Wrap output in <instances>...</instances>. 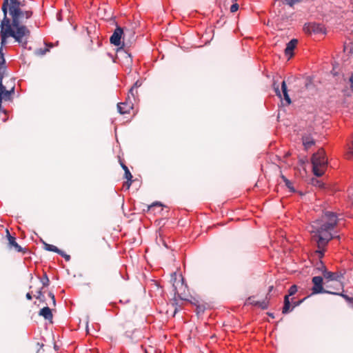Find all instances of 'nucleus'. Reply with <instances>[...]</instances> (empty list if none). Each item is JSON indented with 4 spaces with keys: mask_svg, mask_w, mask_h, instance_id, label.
<instances>
[{
    "mask_svg": "<svg viewBox=\"0 0 353 353\" xmlns=\"http://www.w3.org/2000/svg\"><path fill=\"white\" fill-rule=\"evenodd\" d=\"M3 18L1 21L0 33L1 43L12 37L16 41L22 43L30 35V31L26 25L33 14L31 8L26 6V0H3L2 7Z\"/></svg>",
    "mask_w": 353,
    "mask_h": 353,
    "instance_id": "f257e3e1",
    "label": "nucleus"
},
{
    "mask_svg": "<svg viewBox=\"0 0 353 353\" xmlns=\"http://www.w3.org/2000/svg\"><path fill=\"white\" fill-rule=\"evenodd\" d=\"M338 223V218L336 213L326 211L322 216L312 222L311 224V239L314 243L318 250L316 253L319 258L324 256L325 248L329 241L332 239H339V236H334L332 231Z\"/></svg>",
    "mask_w": 353,
    "mask_h": 353,
    "instance_id": "f03ea898",
    "label": "nucleus"
},
{
    "mask_svg": "<svg viewBox=\"0 0 353 353\" xmlns=\"http://www.w3.org/2000/svg\"><path fill=\"white\" fill-rule=\"evenodd\" d=\"M173 288L174 291V297L172 300V304L174 307V316L181 309L183 301H189L185 293L187 285L183 283V278L181 276L180 279L174 278L173 281Z\"/></svg>",
    "mask_w": 353,
    "mask_h": 353,
    "instance_id": "7ed1b4c3",
    "label": "nucleus"
},
{
    "mask_svg": "<svg viewBox=\"0 0 353 353\" xmlns=\"http://www.w3.org/2000/svg\"><path fill=\"white\" fill-rule=\"evenodd\" d=\"M311 161L314 174L316 176L323 175L327 162L325 157V151L323 148H320L316 153L313 154Z\"/></svg>",
    "mask_w": 353,
    "mask_h": 353,
    "instance_id": "20e7f679",
    "label": "nucleus"
},
{
    "mask_svg": "<svg viewBox=\"0 0 353 353\" xmlns=\"http://www.w3.org/2000/svg\"><path fill=\"white\" fill-rule=\"evenodd\" d=\"M313 286L312 288V293L307 297L317 294L327 293L331 294L332 291L326 290L323 288V279L322 276H316L312 279Z\"/></svg>",
    "mask_w": 353,
    "mask_h": 353,
    "instance_id": "39448f33",
    "label": "nucleus"
},
{
    "mask_svg": "<svg viewBox=\"0 0 353 353\" xmlns=\"http://www.w3.org/2000/svg\"><path fill=\"white\" fill-rule=\"evenodd\" d=\"M322 265V274L323 278L326 280V282L329 281H339L341 289L343 290V285L341 282V280L343 279V274L341 272H330L328 271L326 267L321 263Z\"/></svg>",
    "mask_w": 353,
    "mask_h": 353,
    "instance_id": "423d86ee",
    "label": "nucleus"
},
{
    "mask_svg": "<svg viewBox=\"0 0 353 353\" xmlns=\"http://www.w3.org/2000/svg\"><path fill=\"white\" fill-rule=\"evenodd\" d=\"M122 34H123V30L120 27H117L112 35L110 37V43L116 46H119L121 44Z\"/></svg>",
    "mask_w": 353,
    "mask_h": 353,
    "instance_id": "0eeeda50",
    "label": "nucleus"
},
{
    "mask_svg": "<svg viewBox=\"0 0 353 353\" xmlns=\"http://www.w3.org/2000/svg\"><path fill=\"white\" fill-rule=\"evenodd\" d=\"M133 108L132 101H128L126 100L124 103H120L117 104V109L121 114H128Z\"/></svg>",
    "mask_w": 353,
    "mask_h": 353,
    "instance_id": "6e6552de",
    "label": "nucleus"
},
{
    "mask_svg": "<svg viewBox=\"0 0 353 353\" xmlns=\"http://www.w3.org/2000/svg\"><path fill=\"white\" fill-rule=\"evenodd\" d=\"M305 30L310 33H325L323 26L319 23H310L305 28Z\"/></svg>",
    "mask_w": 353,
    "mask_h": 353,
    "instance_id": "1a4fd4ad",
    "label": "nucleus"
},
{
    "mask_svg": "<svg viewBox=\"0 0 353 353\" xmlns=\"http://www.w3.org/2000/svg\"><path fill=\"white\" fill-rule=\"evenodd\" d=\"M6 233L9 245L13 247L17 252H22V248L17 243L15 237L10 235L8 229L6 230Z\"/></svg>",
    "mask_w": 353,
    "mask_h": 353,
    "instance_id": "9d476101",
    "label": "nucleus"
},
{
    "mask_svg": "<svg viewBox=\"0 0 353 353\" xmlns=\"http://www.w3.org/2000/svg\"><path fill=\"white\" fill-rule=\"evenodd\" d=\"M297 43H298V40L296 39H293L290 41H289L287 43V46L285 49V54L286 55H290V57H292L293 55L292 52H293L294 49L295 48Z\"/></svg>",
    "mask_w": 353,
    "mask_h": 353,
    "instance_id": "9b49d317",
    "label": "nucleus"
},
{
    "mask_svg": "<svg viewBox=\"0 0 353 353\" xmlns=\"http://www.w3.org/2000/svg\"><path fill=\"white\" fill-rule=\"evenodd\" d=\"M302 142L306 150L315 144L314 139L310 134L303 135Z\"/></svg>",
    "mask_w": 353,
    "mask_h": 353,
    "instance_id": "f8f14e48",
    "label": "nucleus"
},
{
    "mask_svg": "<svg viewBox=\"0 0 353 353\" xmlns=\"http://www.w3.org/2000/svg\"><path fill=\"white\" fill-rule=\"evenodd\" d=\"M39 314L42 316L46 320H52L53 315L51 311V309L48 307H43L40 311Z\"/></svg>",
    "mask_w": 353,
    "mask_h": 353,
    "instance_id": "ddd939ff",
    "label": "nucleus"
},
{
    "mask_svg": "<svg viewBox=\"0 0 353 353\" xmlns=\"http://www.w3.org/2000/svg\"><path fill=\"white\" fill-rule=\"evenodd\" d=\"M281 90H282V92L283 94V97H284V99L285 100L286 103L289 105L291 103V99L288 95V89H287V85H286V83H285V81H283L281 83Z\"/></svg>",
    "mask_w": 353,
    "mask_h": 353,
    "instance_id": "4468645a",
    "label": "nucleus"
},
{
    "mask_svg": "<svg viewBox=\"0 0 353 353\" xmlns=\"http://www.w3.org/2000/svg\"><path fill=\"white\" fill-rule=\"evenodd\" d=\"M124 172H125L124 176L127 179V181L124 183V186H126V188L129 189L132 184V175L131 172H130L129 169Z\"/></svg>",
    "mask_w": 353,
    "mask_h": 353,
    "instance_id": "2eb2a0df",
    "label": "nucleus"
},
{
    "mask_svg": "<svg viewBox=\"0 0 353 353\" xmlns=\"http://www.w3.org/2000/svg\"><path fill=\"white\" fill-rule=\"evenodd\" d=\"M43 244L44 249L46 250H48V251H50V252H56L57 254L61 252V250H59L57 247H56L54 245L48 244V243H46L44 241L43 242Z\"/></svg>",
    "mask_w": 353,
    "mask_h": 353,
    "instance_id": "dca6fc26",
    "label": "nucleus"
},
{
    "mask_svg": "<svg viewBox=\"0 0 353 353\" xmlns=\"http://www.w3.org/2000/svg\"><path fill=\"white\" fill-rule=\"evenodd\" d=\"M138 95L137 90H134V87H132L129 91L126 100L128 101H132L131 97L134 100L136 96Z\"/></svg>",
    "mask_w": 353,
    "mask_h": 353,
    "instance_id": "f3484780",
    "label": "nucleus"
},
{
    "mask_svg": "<svg viewBox=\"0 0 353 353\" xmlns=\"http://www.w3.org/2000/svg\"><path fill=\"white\" fill-rule=\"evenodd\" d=\"M282 179L283 180L285 185L290 189V191L294 192L295 191L294 187L292 186V183L290 181H289L285 176H281Z\"/></svg>",
    "mask_w": 353,
    "mask_h": 353,
    "instance_id": "a211bd4d",
    "label": "nucleus"
},
{
    "mask_svg": "<svg viewBox=\"0 0 353 353\" xmlns=\"http://www.w3.org/2000/svg\"><path fill=\"white\" fill-rule=\"evenodd\" d=\"M281 2L283 5H288L290 7H293L294 4L301 2L299 0H281Z\"/></svg>",
    "mask_w": 353,
    "mask_h": 353,
    "instance_id": "6ab92c4d",
    "label": "nucleus"
},
{
    "mask_svg": "<svg viewBox=\"0 0 353 353\" xmlns=\"http://www.w3.org/2000/svg\"><path fill=\"white\" fill-rule=\"evenodd\" d=\"M290 306H291V303L289 302V303H284V305L283 307V309H282V313L283 314H287L288 312H290V311H292L293 309H290Z\"/></svg>",
    "mask_w": 353,
    "mask_h": 353,
    "instance_id": "aec40b11",
    "label": "nucleus"
},
{
    "mask_svg": "<svg viewBox=\"0 0 353 353\" xmlns=\"http://www.w3.org/2000/svg\"><path fill=\"white\" fill-rule=\"evenodd\" d=\"M331 294H332L339 295V296H342L343 298H344L348 302H351L352 301V298H350L347 295L343 294V292H341V293L336 292H332V293H331Z\"/></svg>",
    "mask_w": 353,
    "mask_h": 353,
    "instance_id": "412c9836",
    "label": "nucleus"
},
{
    "mask_svg": "<svg viewBox=\"0 0 353 353\" xmlns=\"http://www.w3.org/2000/svg\"><path fill=\"white\" fill-rule=\"evenodd\" d=\"M258 302H259L258 301L255 300L254 296H250L246 301V304H250V305L257 306Z\"/></svg>",
    "mask_w": 353,
    "mask_h": 353,
    "instance_id": "4be33fe9",
    "label": "nucleus"
},
{
    "mask_svg": "<svg viewBox=\"0 0 353 353\" xmlns=\"http://www.w3.org/2000/svg\"><path fill=\"white\" fill-rule=\"evenodd\" d=\"M257 306H259L263 310H265L268 307V301H267L266 300H263V301H259Z\"/></svg>",
    "mask_w": 353,
    "mask_h": 353,
    "instance_id": "5701e85b",
    "label": "nucleus"
},
{
    "mask_svg": "<svg viewBox=\"0 0 353 353\" xmlns=\"http://www.w3.org/2000/svg\"><path fill=\"white\" fill-rule=\"evenodd\" d=\"M297 292V287L296 285H292L288 290V296H293Z\"/></svg>",
    "mask_w": 353,
    "mask_h": 353,
    "instance_id": "b1692460",
    "label": "nucleus"
},
{
    "mask_svg": "<svg viewBox=\"0 0 353 353\" xmlns=\"http://www.w3.org/2000/svg\"><path fill=\"white\" fill-rule=\"evenodd\" d=\"M49 50L48 48H39L35 50V54L38 56L44 55Z\"/></svg>",
    "mask_w": 353,
    "mask_h": 353,
    "instance_id": "393cba45",
    "label": "nucleus"
},
{
    "mask_svg": "<svg viewBox=\"0 0 353 353\" xmlns=\"http://www.w3.org/2000/svg\"><path fill=\"white\" fill-rule=\"evenodd\" d=\"M239 8V4L237 3H234L230 6V12H235L238 10Z\"/></svg>",
    "mask_w": 353,
    "mask_h": 353,
    "instance_id": "a878e982",
    "label": "nucleus"
},
{
    "mask_svg": "<svg viewBox=\"0 0 353 353\" xmlns=\"http://www.w3.org/2000/svg\"><path fill=\"white\" fill-rule=\"evenodd\" d=\"M59 254L63 256L66 261H69L70 260V256L69 254H65L62 250H61V252H59Z\"/></svg>",
    "mask_w": 353,
    "mask_h": 353,
    "instance_id": "bb28decb",
    "label": "nucleus"
},
{
    "mask_svg": "<svg viewBox=\"0 0 353 353\" xmlns=\"http://www.w3.org/2000/svg\"><path fill=\"white\" fill-rule=\"evenodd\" d=\"M37 346L38 347V349L37 350V353H43V352H44V350L43 349V343H37Z\"/></svg>",
    "mask_w": 353,
    "mask_h": 353,
    "instance_id": "cd10ccee",
    "label": "nucleus"
},
{
    "mask_svg": "<svg viewBox=\"0 0 353 353\" xmlns=\"http://www.w3.org/2000/svg\"><path fill=\"white\" fill-rule=\"evenodd\" d=\"M307 299V297L303 299L302 300H300L299 301H294V302H292V309H294L295 307L299 305L301 303H302L305 299Z\"/></svg>",
    "mask_w": 353,
    "mask_h": 353,
    "instance_id": "c85d7f7f",
    "label": "nucleus"
},
{
    "mask_svg": "<svg viewBox=\"0 0 353 353\" xmlns=\"http://www.w3.org/2000/svg\"><path fill=\"white\" fill-rule=\"evenodd\" d=\"M34 296L37 299H40L41 300L42 298H43V295L42 294V292H41V289L39 290L37 292V294H34Z\"/></svg>",
    "mask_w": 353,
    "mask_h": 353,
    "instance_id": "c756f323",
    "label": "nucleus"
},
{
    "mask_svg": "<svg viewBox=\"0 0 353 353\" xmlns=\"http://www.w3.org/2000/svg\"><path fill=\"white\" fill-rule=\"evenodd\" d=\"M274 88L276 95L279 96V97H281V91L279 90V85H276L275 83H274Z\"/></svg>",
    "mask_w": 353,
    "mask_h": 353,
    "instance_id": "7c9ffc66",
    "label": "nucleus"
},
{
    "mask_svg": "<svg viewBox=\"0 0 353 353\" xmlns=\"http://www.w3.org/2000/svg\"><path fill=\"white\" fill-rule=\"evenodd\" d=\"M161 205H161V203L155 202V203H152V205H149L148 208V210H152L155 206L161 207Z\"/></svg>",
    "mask_w": 353,
    "mask_h": 353,
    "instance_id": "2f4dec72",
    "label": "nucleus"
},
{
    "mask_svg": "<svg viewBox=\"0 0 353 353\" xmlns=\"http://www.w3.org/2000/svg\"><path fill=\"white\" fill-rule=\"evenodd\" d=\"M205 311V307L203 305H197L196 312L197 313H203Z\"/></svg>",
    "mask_w": 353,
    "mask_h": 353,
    "instance_id": "473e14b6",
    "label": "nucleus"
},
{
    "mask_svg": "<svg viewBox=\"0 0 353 353\" xmlns=\"http://www.w3.org/2000/svg\"><path fill=\"white\" fill-rule=\"evenodd\" d=\"M49 282H50L49 279L48 278L47 275L45 274V279L42 281L43 285V286H48L49 285Z\"/></svg>",
    "mask_w": 353,
    "mask_h": 353,
    "instance_id": "72a5a7b5",
    "label": "nucleus"
},
{
    "mask_svg": "<svg viewBox=\"0 0 353 353\" xmlns=\"http://www.w3.org/2000/svg\"><path fill=\"white\" fill-rule=\"evenodd\" d=\"M141 85V83L137 81V82H135V83L134 84V85L132 87H134V90H137V88L139 87Z\"/></svg>",
    "mask_w": 353,
    "mask_h": 353,
    "instance_id": "f704fd0d",
    "label": "nucleus"
},
{
    "mask_svg": "<svg viewBox=\"0 0 353 353\" xmlns=\"http://www.w3.org/2000/svg\"><path fill=\"white\" fill-rule=\"evenodd\" d=\"M290 296H288V295H285V297H284V303H289L290 302Z\"/></svg>",
    "mask_w": 353,
    "mask_h": 353,
    "instance_id": "c9c22d12",
    "label": "nucleus"
},
{
    "mask_svg": "<svg viewBox=\"0 0 353 353\" xmlns=\"http://www.w3.org/2000/svg\"><path fill=\"white\" fill-rule=\"evenodd\" d=\"M121 166L124 171L128 170V168L123 163H121Z\"/></svg>",
    "mask_w": 353,
    "mask_h": 353,
    "instance_id": "e433bc0d",
    "label": "nucleus"
},
{
    "mask_svg": "<svg viewBox=\"0 0 353 353\" xmlns=\"http://www.w3.org/2000/svg\"><path fill=\"white\" fill-rule=\"evenodd\" d=\"M26 296L27 299H28V300H31V299H32V295H31V294H30V292H28V293L26 294Z\"/></svg>",
    "mask_w": 353,
    "mask_h": 353,
    "instance_id": "4c0bfd02",
    "label": "nucleus"
},
{
    "mask_svg": "<svg viewBox=\"0 0 353 353\" xmlns=\"http://www.w3.org/2000/svg\"><path fill=\"white\" fill-rule=\"evenodd\" d=\"M315 185H319L320 187L323 185V184L320 181H319L318 180H316Z\"/></svg>",
    "mask_w": 353,
    "mask_h": 353,
    "instance_id": "58836bf2",
    "label": "nucleus"
},
{
    "mask_svg": "<svg viewBox=\"0 0 353 353\" xmlns=\"http://www.w3.org/2000/svg\"><path fill=\"white\" fill-rule=\"evenodd\" d=\"M273 288H274L273 285H271V286L269 287L268 294H270L272 291Z\"/></svg>",
    "mask_w": 353,
    "mask_h": 353,
    "instance_id": "ea45409f",
    "label": "nucleus"
},
{
    "mask_svg": "<svg viewBox=\"0 0 353 353\" xmlns=\"http://www.w3.org/2000/svg\"><path fill=\"white\" fill-rule=\"evenodd\" d=\"M350 81L352 83L351 87L353 88V74L350 77Z\"/></svg>",
    "mask_w": 353,
    "mask_h": 353,
    "instance_id": "a19ab883",
    "label": "nucleus"
},
{
    "mask_svg": "<svg viewBox=\"0 0 353 353\" xmlns=\"http://www.w3.org/2000/svg\"><path fill=\"white\" fill-rule=\"evenodd\" d=\"M321 263H323L322 262L320 263L319 267H318V270H319L322 272L323 268H322Z\"/></svg>",
    "mask_w": 353,
    "mask_h": 353,
    "instance_id": "79ce46f5",
    "label": "nucleus"
},
{
    "mask_svg": "<svg viewBox=\"0 0 353 353\" xmlns=\"http://www.w3.org/2000/svg\"><path fill=\"white\" fill-rule=\"evenodd\" d=\"M49 296H50L51 299H54V294H53V293L50 292V293H49Z\"/></svg>",
    "mask_w": 353,
    "mask_h": 353,
    "instance_id": "37998d69",
    "label": "nucleus"
},
{
    "mask_svg": "<svg viewBox=\"0 0 353 353\" xmlns=\"http://www.w3.org/2000/svg\"><path fill=\"white\" fill-rule=\"evenodd\" d=\"M116 276L118 279H119L121 277L119 272H116Z\"/></svg>",
    "mask_w": 353,
    "mask_h": 353,
    "instance_id": "c03bdc74",
    "label": "nucleus"
},
{
    "mask_svg": "<svg viewBox=\"0 0 353 353\" xmlns=\"http://www.w3.org/2000/svg\"><path fill=\"white\" fill-rule=\"evenodd\" d=\"M52 301L53 302V305H55V298L54 297V299H52Z\"/></svg>",
    "mask_w": 353,
    "mask_h": 353,
    "instance_id": "a18cd8bd",
    "label": "nucleus"
},
{
    "mask_svg": "<svg viewBox=\"0 0 353 353\" xmlns=\"http://www.w3.org/2000/svg\"><path fill=\"white\" fill-rule=\"evenodd\" d=\"M52 301L53 302V305H55V298L54 297V299H52Z\"/></svg>",
    "mask_w": 353,
    "mask_h": 353,
    "instance_id": "49530a36",
    "label": "nucleus"
},
{
    "mask_svg": "<svg viewBox=\"0 0 353 353\" xmlns=\"http://www.w3.org/2000/svg\"><path fill=\"white\" fill-rule=\"evenodd\" d=\"M269 315L272 317H274V316L272 314H269Z\"/></svg>",
    "mask_w": 353,
    "mask_h": 353,
    "instance_id": "de8ad7c7",
    "label": "nucleus"
}]
</instances>
